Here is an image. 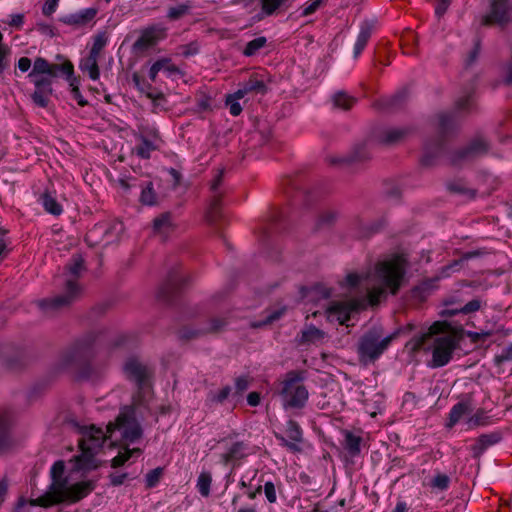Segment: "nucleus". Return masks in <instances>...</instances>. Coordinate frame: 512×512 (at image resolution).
<instances>
[{"label": "nucleus", "instance_id": "obj_27", "mask_svg": "<svg viewBox=\"0 0 512 512\" xmlns=\"http://www.w3.org/2000/svg\"><path fill=\"white\" fill-rule=\"evenodd\" d=\"M287 0H262V9L267 14H272Z\"/></svg>", "mask_w": 512, "mask_h": 512}, {"label": "nucleus", "instance_id": "obj_28", "mask_svg": "<svg viewBox=\"0 0 512 512\" xmlns=\"http://www.w3.org/2000/svg\"><path fill=\"white\" fill-rule=\"evenodd\" d=\"M322 4V0H309L302 7V16L313 14Z\"/></svg>", "mask_w": 512, "mask_h": 512}, {"label": "nucleus", "instance_id": "obj_38", "mask_svg": "<svg viewBox=\"0 0 512 512\" xmlns=\"http://www.w3.org/2000/svg\"><path fill=\"white\" fill-rule=\"evenodd\" d=\"M58 0H47L43 6V13L45 15H51L57 6Z\"/></svg>", "mask_w": 512, "mask_h": 512}, {"label": "nucleus", "instance_id": "obj_8", "mask_svg": "<svg viewBox=\"0 0 512 512\" xmlns=\"http://www.w3.org/2000/svg\"><path fill=\"white\" fill-rule=\"evenodd\" d=\"M70 277L66 280V289L63 295L53 298L41 299L36 302L37 306L45 313H55L66 307L77 298L80 293V287L75 282L81 272L84 270V261L80 256L72 259V262L67 266Z\"/></svg>", "mask_w": 512, "mask_h": 512}, {"label": "nucleus", "instance_id": "obj_43", "mask_svg": "<svg viewBox=\"0 0 512 512\" xmlns=\"http://www.w3.org/2000/svg\"><path fill=\"white\" fill-rule=\"evenodd\" d=\"M247 402L250 406H257L260 403V396L256 392L249 393Z\"/></svg>", "mask_w": 512, "mask_h": 512}, {"label": "nucleus", "instance_id": "obj_23", "mask_svg": "<svg viewBox=\"0 0 512 512\" xmlns=\"http://www.w3.org/2000/svg\"><path fill=\"white\" fill-rule=\"evenodd\" d=\"M139 449H128L127 447L120 450L118 455L112 459V466L118 467L123 465L134 453H139Z\"/></svg>", "mask_w": 512, "mask_h": 512}, {"label": "nucleus", "instance_id": "obj_53", "mask_svg": "<svg viewBox=\"0 0 512 512\" xmlns=\"http://www.w3.org/2000/svg\"><path fill=\"white\" fill-rule=\"evenodd\" d=\"M146 95L148 98H150L152 100L153 103L156 102V100L158 99L159 97V93L157 92H151V91H147L146 92Z\"/></svg>", "mask_w": 512, "mask_h": 512}, {"label": "nucleus", "instance_id": "obj_63", "mask_svg": "<svg viewBox=\"0 0 512 512\" xmlns=\"http://www.w3.org/2000/svg\"><path fill=\"white\" fill-rule=\"evenodd\" d=\"M120 184H121V185H122V187H123V188H125V189H128V188H129V185H128V184L126 183V181H124V180H121V181H120Z\"/></svg>", "mask_w": 512, "mask_h": 512}, {"label": "nucleus", "instance_id": "obj_46", "mask_svg": "<svg viewBox=\"0 0 512 512\" xmlns=\"http://www.w3.org/2000/svg\"><path fill=\"white\" fill-rule=\"evenodd\" d=\"M160 71V61H156L150 68L149 77L152 81H155L158 72Z\"/></svg>", "mask_w": 512, "mask_h": 512}, {"label": "nucleus", "instance_id": "obj_17", "mask_svg": "<svg viewBox=\"0 0 512 512\" xmlns=\"http://www.w3.org/2000/svg\"><path fill=\"white\" fill-rule=\"evenodd\" d=\"M42 202L45 210L52 215H60L62 213L61 205L49 193L45 192L42 195Z\"/></svg>", "mask_w": 512, "mask_h": 512}, {"label": "nucleus", "instance_id": "obj_26", "mask_svg": "<svg viewBox=\"0 0 512 512\" xmlns=\"http://www.w3.org/2000/svg\"><path fill=\"white\" fill-rule=\"evenodd\" d=\"M265 43H266V40L263 37H260V38L250 41L244 50L245 55H247V56L253 55L260 48H262L265 45Z\"/></svg>", "mask_w": 512, "mask_h": 512}, {"label": "nucleus", "instance_id": "obj_51", "mask_svg": "<svg viewBox=\"0 0 512 512\" xmlns=\"http://www.w3.org/2000/svg\"><path fill=\"white\" fill-rule=\"evenodd\" d=\"M261 486H258L255 490L253 491H249L247 493V496L250 498V499H255L256 496L261 492Z\"/></svg>", "mask_w": 512, "mask_h": 512}, {"label": "nucleus", "instance_id": "obj_31", "mask_svg": "<svg viewBox=\"0 0 512 512\" xmlns=\"http://www.w3.org/2000/svg\"><path fill=\"white\" fill-rule=\"evenodd\" d=\"M264 493L270 503H275L277 500L276 489L272 482H266L264 485Z\"/></svg>", "mask_w": 512, "mask_h": 512}, {"label": "nucleus", "instance_id": "obj_19", "mask_svg": "<svg viewBox=\"0 0 512 512\" xmlns=\"http://www.w3.org/2000/svg\"><path fill=\"white\" fill-rule=\"evenodd\" d=\"M140 202L143 205H156L157 204V193L153 187V184L149 182L145 188H143L140 195Z\"/></svg>", "mask_w": 512, "mask_h": 512}, {"label": "nucleus", "instance_id": "obj_30", "mask_svg": "<svg viewBox=\"0 0 512 512\" xmlns=\"http://www.w3.org/2000/svg\"><path fill=\"white\" fill-rule=\"evenodd\" d=\"M68 79L70 80L71 91H72L74 99L77 100V102L80 106H85L87 104V101L84 100V98L80 94L79 87L76 84V80L72 79V76Z\"/></svg>", "mask_w": 512, "mask_h": 512}, {"label": "nucleus", "instance_id": "obj_40", "mask_svg": "<svg viewBox=\"0 0 512 512\" xmlns=\"http://www.w3.org/2000/svg\"><path fill=\"white\" fill-rule=\"evenodd\" d=\"M31 67V60L27 57H22L19 59L18 61V68L22 71V72H26L30 69Z\"/></svg>", "mask_w": 512, "mask_h": 512}, {"label": "nucleus", "instance_id": "obj_44", "mask_svg": "<svg viewBox=\"0 0 512 512\" xmlns=\"http://www.w3.org/2000/svg\"><path fill=\"white\" fill-rule=\"evenodd\" d=\"M450 0H439L436 7V14L442 15L448 8Z\"/></svg>", "mask_w": 512, "mask_h": 512}, {"label": "nucleus", "instance_id": "obj_36", "mask_svg": "<svg viewBox=\"0 0 512 512\" xmlns=\"http://www.w3.org/2000/svg\"><path fill=\"white\" fill-rule=\"evenodd\" d=\"M161 225H162V234L165 231H167V232L173 231L176 226L175 223L170 219L169 216H162Z\"/></svg>", "mask_w": 512, "mask_h": 512}, {"label": "nucleus", "instance_id": "obj_20", "mask_svg": "<svg viewBox=\"0 0 512 512\" xmlns=\"http://www.w3.org/2000/svg\"><path fill=\"white\" fill-rule=\"evenodd\" d=\"M212 477L208 472H202L197 479V489L203 497H208L210 494V486Z\"/></svg>", "mask_w": 512, "mask_h": 512}, {"label": "nucleus", "instance_id": "obj_12", "mask_svg": "<svg viewBox=\"0 0 512 512\" xmlns=\"http://www.w3.org/2000/svg\"><path fill=\"white\" fill-rule=\"evenodd\" d=\"M124 232V225L121 222H114L107 228L102 226L95 227L93 230L89 232L86 237V241L89 245L93 246L97 244V235L103 233V241L105 244H111L114 242H118L121 238V235Z\"/></svg>", "mask_w": 512, "mask_h": 512}, {"label": "nucleus", "instance_id": "obj_60", "mask_svg": "<svg viewBox=\"0 0 512 512\" xmlns=\"http://www.w3.org/2000/svg\"><path fill=\"white\" fill-rule=\"evenodd\" d=\"M161 69H162V73H166V72L169 73V74L172 73V70L170 69V67L166 66L163 62H162Z\"/></svg>", "mask_w": 512, "mask_h": 512}, {"label": "nucleus", "instance_id": "obj_18", "mask_svg": "<svg viewBox=\"0 0 512 512\" xmlns=\"http://www.w3.org/2000/svg\"><path fill=\"white\" fill-rule=\"evenodd\" d=\"M471 412L467 404L459 403L455 405L449 415V426L455 425L464 415Z\"/></svg>", "mask_w": 512, "mask_h": 512}, {"label": "nucleus", "instance_id": "obj_7", "mask_svg": "<svg viewBox=\"0 0 512 512\" xmlns=\"http://www.w3.org/2000/svg\"><path fill=\"white\" fill-rule=\"evenodd\" d=\"M123 371L127 379L134 382L137 392L133 397L134 406H146L153 399L154 369L145 361L131 357L123 365Z\"/></svg>", "mask_w": 512, "mask_h": 512}, {"label": "nucleus", "instance_id": "obj_5", "mask_svg": "<svg viewBox=\"0 0 512 512\" xmlns=\"http://www.w3.org/2000/svg\"><path fill=\"white\" fill-rule=\"evenodd\" d=\"M59 72L70 78L73 75L72 63L66 61L63 64H51L41 57L35 59L33 69L28 76L35 86L31 98L37 106L42 108L48 106L53 93L52 82Z\"/></svg>", "mask_w": 512, "mask_h": 512}, {"label": "nucleus", "instance_id": "obj_37", "mask_svg": "<svg viewBox=\"0 0 512 512\" xmlns=\"http://www.w3.org/2000/svg\"><path fill=\"white\" fill-rule=\"evenodd\" d=\"M481 307V303L479 300H472L470 301L469 303H467L463 308H462V312L464 313H471V312H474V311H477L479 310Z\"/></svg>", "mask_w": 512, "mask_h": 512}, {"label": "nucleus", "instance_id": "obj_39", "mask_svg": "<svg viewBox=\"0 0 512 512\" xmlns=\"http://www.w3.org/2000/svg\"><path fill=\"white\" fill-rule=\"evenodd\" d=\"M108 307L107 303H99L92 308L91 312L94 316H100L107 311Z\"/></svg>", "mask_w": 512, "mask_h": 512}, {"label": "nucleus", "instance_id": "obj_13", "mask_svg": "<svg viewBox=\"0 0 512 512\" xmlns=\"http://www.w3.org/2000/svg\"><path fill=\"white\" fill-rule=\"evenodd\" d=\"M159 29L157 27H150L141 32L138 40L133 44V51L136 54H143L150 48L154 47L159 39Z\"/></svg>", "mask_w": 512, "mask_h": 512}, {"label": "nucleus", "instance_id": "obj_48", "mask_svg": "<svg viewBox=\"0 0 512 512\" xmlns=\"http://www.w3.org/2000/svg\"><path fill=\"white\" fill-rule=\"evenodd\" d=\"M81 21L78 14L76 15H71V16H68L64 19V22L68 23V24H75V25H82L81 24Z\"/></svg>", "mask_w": 512, "mask_h": 512}, {"label": "nucleus", "instance_id": "obj_16", "mask_svg": "<svg viewBox=\"0 0 512 512\" xmlns=\"http://www.w3.org/2000/svg\"><path fill=\"white\" fill-rule=\"evenodd\" d=\"M5 362L8 368L18 370L26 367L31 362V357L25 353H21L14 357H7Z\"/></svg>", "mask_w": 512, "mask_h": 512}, {"label": "nucleus", "instance_id": "obj_52", "mask_svg": "<svg viewBox=\"0 0 512 512\" xmlns=\"http://www.w3.org/2000/svg\"><path fill=\"white\" fill-rule=\"evenodd\" d=\"M237 512H257L255 506H243Z\"/></svg>", "mask_w": 512, "mask_h": 512}, {"label": "nucleus", "instance_id": "obj_29", "mask_svg": "<svg viewBox=\"0 0 512 512\" xmlns=\"http://www.w3.org/2000/svg\"><path fill=\"white\" fill-rule=\"evenodd\" d=\"M288 436L296 443L301 442L302 440V432L299 426L295 423H289L287 428Z\"/></svg>", "mask_w": 512, "mask_h": 512}, {"label": "nucleus", "instance_id": "obj_25", "mask_svg": "<svg viewBox=\"0 0 512 512\" xmlns=\"http://www.w3.org/2000/svg\"><path fill=\"white\" fill-rule=\"evenodd\" d=\"M8 429V419L4 413H0V448L4 446L7 442Z\"/></svg>", "mask_w": 512, "mask_h": 512}, {"label": "nucleus", "instance_id": "obj_57", "mask_svg": "<svg viewBox=\"0 0 512 512\" xmlns=\"http://www.w3.org/2000/svg\"><path fill=\"white\" fill-rule=\"evenodd\" d=\"M5 248H6L5 241H4V239H2L0 237V257L3 255Z\"/></svg>", "mask_w": 512, "mask_h": 512}, {"label": "nucleus", "instance_id": "obj_33", "mask_svg": "<svg viewBox=\"0 0 512 512\" xmlns=\"http://www.w3.org/2000/svg\"><path fill=\"white\" fill-rule=\"evenodd\" d=\"M369 35L366 32L360 33L355 44V55H359L367 44Z\"/></svg>", "mask_w": 512, "mask_h": 512}, {"label": "nucleus", "instance_id": "obj_2", "mask_svg": "<svg viewBox=\"0 0 512 512\" xmlns=\"http://www.w3.org/2000/svg\"><path fill=\"white\" fill-rule=\"evenodd\" d=\"M403 271L404 259L397 256L389 261L380 263L375 272L370 275L348 274L341 283V287L349 293L360 287L367 289L369 303L374 305L386 290H389L391 293L397 291Z\"/></svg>", "mask_w": 512, "mask_h": 512}, {"label": "nucleus", "instance_id": "obj_22", "mask_svg": "<svg viewBox=\"0 0 512 512\" xmlns=\"http://www.w3.org/2000/svg\"><path fill=\"white\" fill-rule=\"evenodd\" d=\"M156 149H157V146L155 144H153L150 141H148L147 139L143 138L141 144L138 145L134 151L141 158H149L150 153L152 151H155Z\"/></svg>", "mask_w": 512, "mask_h": 512}, {"label": "nucleus", "instance_id": "obj_54", "mask_svg": "<svg viewBox=\"0 0 512 512\" xmlns=\"http://www.w3.org/2000/svg\"><path fill=\"white\" fill-rule=\"evenodd\" d=\"M169 174L171 175V177L174 179V182L175 183H178L179 179H180V175L178 174V172L174 169H171L169 171Z\"/></svg>", "mask_w": 512, "mask_h": 512}, {"label": "nucleus", "instance_id": "obj_62", "mask_svg": "<svg viewBox=\"0 0 512 512\" xmlns=\"http://www.w3.org/2000/svg\"><path fill=\"white\" fill-rule=\"evenodd\" d=\"M134 81L136 82V85L140 88L141 91H145L143 87H140V83H139V79L137 78V76H134Z\"/></svg>", "mask_w": 512, "mask_h": 512}, {"label": "nucleus", "instance_id": "obj_61", "mask_svg": "<svg viewBox=\"0 0 512 512\" xmlns=\"http://www.w3.org/2000/svg\"><path fill=\"white\" fill-rule=\"evenodd\" d=\"M81 377L83 378H89L91 376V371L90 370H85L83 371L81 374H80Z\"/></svg>", "mask_w": 512, "mask_h": 512}, {"label": "nucleus", "instance_id": "obj_34", "mask_svg": "<svg viewBox=\"0 0 512 512\" xmlns=\"http://www.w3.org/2000/svg\"><path fill=\"white\" fill-rule=\"evenodd\" d=\"M187 12V7L184 5H180L174 8H171L168 12V17L171 19H176L181 17Z\"/></svg>", "mask_w": 512, "mask_h": 512}, {"label": "nucleus", "instance_id": "obj_1", "mask_svg": "<svg viewBox=\"0 0 512 512\" xmlns=\"http://www.w3.org/2000/svg\"><path fill=\"white\" fill-rule=\"evenodd\" d=\"M70 424L78 428L82 435L79 440L81 454L71 460L74 463V470L77 471H90L100 465L94 456L106 439H110L112 444L120 442L128 445L140 438L142 433L132 408H125L114 423H109L106 433L93 425L89 427L79 426L73 420L70 421Z\"/></svg>", "mask_w": 512, "mask_h": 512}, {"label": "nucleus", "instance_id": "obj_11", "mask_svg": "<svg viewBox=\"0 0 512 512\" xmlns=\"http://www.w3.org/2000/svg\"><path fill=\"white\" fill-rule=\"evenodd\" d=\"M391 339V336L382 338L377 333L364 337L359 348L362 359L367 361L377 358L388 347Z\"/></svg>", "mask_w": 512, "mask_h": 512}, {"label": "nucleus", "instance_id": "obj_42", "mask_svg": "<svg viewBox=\"0 0 512 512\" xmlns=\"http://www.w3.org/2000/svg\"><path fill=\"white\" fill-rule=\"evenodd\" d=\"M230 392H231V388L229 386H225L217 392L216 399L218 401H223L229 396Z\"/></svg>", "mask_w": 512, "mask_h": 512}, {"label": "nucleus", "instance_id": "obj_56", "mask_svg": "<svg viewBox=\"0 0 512 512\" xmlns=\"http://www.w3.org/2000/svg\"><path fill=\"white\" fill-rule=\"evenodd\" d=\"M283 440V443L286 447H288L289 449L291 450H297V445L296 443H288L286 440L282 439Z\"/></svg>", "mask_w": 512, "mask_h": 512}, {"label": "nucleus", "instance_id": "obj_35", "mask_svg": "<svg viewBox=\"0 0 512 512\" xmlns=\"http://www.w3.org/2000/svg\"><path fill=\"white\" fill-rule=\"evenodd\" d=\"M95 15H96V10L93 9V8L86 9L85 11L81 12L80 14H78L80 20H82L81 21L82 25L87 23L91 19H93Z\"/></svg>", "mask_w": 512, "mask_h": 512}, {"label": "nucleus", "instance_id": "obj_3", "mask_svg": "<svg viewBox=\"0 0 512 512\" xmlns=\"http://www.w3.org/2000/svg\"><path fill=\"white\" fill-rule=\"evenodd\" d=\"M65 465L63 461H57L51 468V484L47 492L38 497L31 499V506L49 507L65 501L77 502L87 496L94 489V482L83 481L70 484L68 477L65 476Z\"/></svg>", "mask_w": 512, "mask_h": 512}, {"label": "nucleus", "instance_id": "obj_14", "mask_svg": "<svg viewBox=\"0 0 512 512\" xmlns=\"http://www.w3.org/2000/svg\"><path fill=\"white\" fill-rule=\"evenodd\" d=\"M260 87H262V84L257 83L256 85H252L249 88H245L243 90H238L235 94L228 96L226 104L229 107L230 113L233 116H238L242 111V107L238 100L243 98L248 90L258 89Z\"/></svg>", "mask_w": 512, "mask_h": 512}, {"label": "nucleus", "instance_id": "obj_21", "mask_svg": "<svg viewBox=\"0 0 512 512\" xmlns=\"http://www.w3.org/2000/svg\"><path fill=\"white\" fill-rule=\"evenodd\" d=\"M332 101L334 106L340 109H349L355 103V99L353 97L342 92L336 93L333 96Z\"/></svg>", "mask_w": 512, "mask_h": 512}, {"label": "nucleus", "instance_id": "obj_10", "mask_svg": "<svg viewBox=\"0 0 512 512\" xmlns=\"http://www.w3.org/2000/svg\"><path fill=\"white\" fill-rule=\"evenodd\" d=\"M282 397L289 407H301L308 399V392L295 375H289L283 382Z\"/></svg>", "mask_w": 512, "mask_h": 512}, {"label": "nucleus", "instance_id": "obj_32", "mask_svg": "<svg viewBox=\"0 0 512 512\" xmlns=\"http://www.w3.org/2000/svg\"><path fill=\"white\" fill-rule=\"evenodd\" d=\"M160 479V468H155L150 471L146 476V486L148 488L155 486Z\"/></svg>", "mask_w": 512, "mask_h": 512}, {"label": "nucleus", "instance_id": "obj_9", "mask_svg": "<svg viewBox=\"0 0 512 512\" xmlns=\"http://www.w3.org/2000/svg\"><path fill=\"white\" fill-rule=\"evenodd\" d=\"M98 337V333L89 332L76 340L62 355L66 364L82 363L91 357V348Z\"/></svg>", "mask_w": 512, "mask_h": 512}, {"label": "nucleus", "instance_id": "obj_59", "mask_svg": "<svg viewBox=\"0 0 512 512\" xmlns=\"http://www.w3.org/2000/svg\"><path fill=\"white\" fill-rule=\"evenodd\" d=\"M159 226H160V218L157 217L153 220V228H154L155 232L158 231Z\"/></svg>", "mask_w": 512, "mask_h": 512}, {"label": "nucleus", "instance_id": "obj_15", "mask_svg": "<svg viewBox=\"0 0 512 512\" xmlns=\"http://www.w3.org/2000/svg\"><path fill=\"white\" fill-rule=\"evenodd\" d=\"M98 57L90 55L84 59L80 65V68L83 71H87L90 78L93 80L98 79L99 77V68H98Z\"/></svg>", "mask_w": 512, "mask_h": 512}, {"label": "nucleus", "instance_id": "obj_24", "mask_svg": "<svg viewBox=\"0 0 512 512\" xmlns=\"http://www.w3.org/2000/svg\"><path fill=\"white\" fill-rule=\"evenodd\" d=\"M107 37L105 33H99L94 38V43L90 51V55L99 57V54L103 47L106 45Z\"/></svg>", "mask_w": 512, "mask_h": 512}, {"label": "nucleus", "instance_id": "obj_50", "mask_svg": "<svg viewBox=\"0 0 512 512\" xmlns=\"http://www.w3.org/2000/svg\"><path fill=\"white\" fill-rule=\"evenodd\" d=\"M124 478H125V475H112L111 476V483L113 485H120L123 483L124 481Z\"/></svg>", "mask_w": 512, "mask_h": 512}, {"label": "nucleus", "instance_id": "obj_49", "mask_svg": "<svg viewBox=\"0 0 512 512\" xmlns=\"http://www.w3.org/2000/svg\"><path fill=\"white\" fill-rule=\"evenodd\" d=\"M489 333L488 332H483V333H473V332H470L468 333V336L473 339L474 341H477L479 339H486L487 337H489Z\"/></svg>", "mask_w": 512, "mask_h": 512}, {"label": "nucleus", "instance_id": "obj_47", "mask_svg": "<svg viewBox=\"0 0 512 512\" xmlns=\"http://www.w3.org/2000/svg\"><path fill=\"white\" fill-rule=\"evenodd\" d=\"M23 23V15L22 14H15L12 15L11 21L9 22V25L20 27Z\"/></svg>", "mask_w": 512, "mask_h": 512}, {"label": "nucleus", "instance_id": "obj_45", "mask_svg": "<svg viewBox=\"0 0 512 512\" xmlns=\"http://www.w3.org/2000/svg\"><path fill=\"white\" fill-rule=\"evenodd\" d=\"M249 386V381L247 378L245 377H240L236 380V387L237 389L242 392L244 391L245 389H247Z\"/></svg>", "mask_w": 512, "mask_h": 512}, {"label": "nucleus", "instance_id": "obj_41", "mask_svg": "<svg viewBox=\"0 0 512 512\" xmlns=\"http://www.w3.org/2000/svg\"><path fill=\"white\" fill-rule=\"evenodd\" d=\"M447 484H448V478L446 476H437L433 481V485L440 489L446 488Z\"/></svg>", "mask_w": 512, "mask_h": 512}, {"label": "nucleus", "instance_id": "obj_55", "mask_svg": "<svg viewBox=\"0 0 512 512\" xmlns=\"http://www.w3.org/2000/svg\"><path fill=\"white\" fill-rule=\"evenodd\" d=\"M405 510L406 505L404 503H398L397 506L395 507L394 512H405Z\"/></svg>", "mask_w": 512, "mask_h": 512}, {"label": "nucleus", "instance_id": "obj_64", "mask_svg": "<svg viewBox=\"0 0 512 512\" xmlns=\"http://www.w3.org/2000/svg\"><path fill=\"white\" fill-rule=\"evenodd\" d=\"M5 234H6V230H4V229H2V228L0 227V237H1L2 239H4Z\"/></svg>", "mask_w": 512, "mask_h": 512}, {"label": "nucleus", "instance_id": "obj_6", "mask_svg": "<svg viewBox=\"0 0 512 512\" xmlns=\"http://www.w3.org/2000/svg\"><path fill=\"white\" fill-rule=\"evenodd\" d=\"M359 305V303L351 301L346 303H334L326 310L325 314L320 313L318 310L312 312L311 315L306 317L307 322L298 338L299 344L317 345L325 341L326 333L314 325V319L325 317L329 321L335 320L339 324H345L349 320L350 314L355 311Z\"/></svg>", "mask_w": 512, "mask_h": 512}, {"label": "nucleus", "instance_id": "obj_4", "mask_svg": "<svg viewBox=\"0 0 512 512\" xmlns=\"http://www.w3.org/2000/svg\"><path fill=\"white\" fill-rule=\"evenodd\" d=\"M459 340L458 331L446 322H435L428 329V332L416 337L406 344L411 352L417 351L425 345L431 346L433 367L446 365Z\"/></svg>", "mask_w": 512, "mask_h": 512}, {"label": "nucleus", "instance_id": "obj_58", "mask_svg": "<svg viewBox=\"0 0 512 512\" xmlns=\"http://www.w3.org/2000/svg\"><path fill=\"white\" fill-rule=\"evenodd\" d=\"M26 502L25 500H20L19 503H18V506L15 510V512H22L21 510L23 509V507L25 506Z\"/></svg>", "mask_w": 512, "mask_h": 512}]
</instances>
